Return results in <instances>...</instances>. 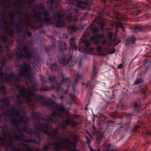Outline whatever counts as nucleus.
Here are the masks:
<instances>
[{
	"instance_id": "1",
	"label": "nucleus",
	"mask_w": 151,
	"mask_h": 151,
	"mask_svg": "<svg viewBox=\"0 0 151 151\" xmlns=\"http://www.w3.org/2000/svg\"><path fill=\"white\" fill-rule=\"evenodd\" d=\"M92 32L94 35L91 36L89 38V41L86 40L84 42V46H82L79 48V51L83 53L87 54L89 53V52H92L94 50L93 47H91V42L93 43L96 46L97 51L99 53V55L101 56H107L108 54H113L116 51V49L114 48L112 49H110L107 53H106V50L103 49L101 46L98 45L99 44L104 45L106 42V40L103 38L104 37V34H97L96 33L98 31V29L97 27H93L92 30Z\"/></svg>"
},
{
	"instance_id": "2",
	"label": "nucleus",
	"mask_w": 151,
	"mask_h": 151,
	"mask_svg": "<svg viewBox=\"0 0 151 151\" xmlns=\"http://www.w3.org/2000/svg\"><path fill=\"white\" fill-rule=\"evenodd\" d=\"M37 14V21L40 23L39 28H43L44 26L52 24H54L56 27L61 28L64 26V23L62 19V16L59 13L54 12L53 13V18L56 20L55 22L52 21V18L48 17L50 14L46 9L44 10V12L41 11L38 12Z\"/></svg>"
},
{
	"instance_id": "3",
	"label": "nucleus",
	"mask_w": 151,
	"mask_h": 151,
	"mask_svg": "<svg viewBox=\"0 0 151 151\" xmlns=\"http://www.w3.org/2000/svg\"><path fill=\"white\" fill-rule=\"evenodd\" d=\"M18 75L12 73L9 75L7 77H5V79L9 80L12 84L13 86H16L20 88L21 86L18 83L21 81V77H24L27 78L29 80H34V78L32 76L31 71L32 67L30 65L24 60L23 63L18 69Z\"/></svg>"
},
{
	"instance_id": "4",
	"label": "nucleus",
	"mask_w": 151,
	"mask_h": 151,
	"mask_svg": "<svg viewBox=\"0 0 151 151\" xmlns=\"http://www.w3.org/2000/svg\"><path fill=\"white\" fill-rule=\"evenodd\" d=\"M61 0H51L48 3V8L49 10L52 9L54 5L55 4L58 5L61 2ZM71 5L76 6L77 8L74 9L75 12L78 13V11L83 10L85 8V6H88L90 5V0H68Z\"/></svg>"
},
{
	"instance_id": "5",
	"label": "nucleus",
	"mask_w": 151,
	"mask_h": 151,
	"mask_svg": "<svg viewBox=\"0 0 151 151\" xmlns=\"http://www.w3.org/2000/svg\"><path fill=\"white\" fill-rule=\"evenodd\" d=\"M19 42L22 43V45L20 48L19 47L18 48L19 52H16V60H20L23 58L29 59L33 58L35 59L38 58V56L36 52L32 50L29 51L30 48L25 46L24 44H23L24 41H20Z\"/></svg>"
},
{
	"instance_id": "6",
	"label": "nucleus",
	"mask_w": 151,
	"mask_h": 151,
	"mask_svg": "<svg viewBox=\"0 0 151 151\" xmlns=\"http://www.w3.org/2000/svg\"><path fill=\"white\" fill-rule=\"evenodd\" d=\"M36 127L38 129L42 130L50 139L55 140H62L60 138L56 135L58 133V129H53L52 125L50 124L39 122L36 124Z\"/></svg>"
},
{
	"instance_id": "7",
	"label": "nucleus",
	"mask_w": 151,
	"mask_h": 151,
	"mask_svg": "<svg viewBox=\"0 0 151 151\" xmlns=\"http://www.w3.org/2000/svg\"><path fill=\"white\" fill-rule=\"evenodd\" d=\"M43 101H40L39 103L44 106H49L50 107L53 108V111L51 112V115L54 118H55L56 117H58L63 119L62 113H65L67 114L64 107L57 105L53 100H50L49 102Z\"/></svg>"
},
{
	"instance_id": "8",
	"label": "nucleus",
	"mask_w": 151,
	"mask_h": 151,
	"mask_svg": "<svg viewBox=\"0 0 151 151\" xmlns=\"http://www.w3.org/2000/svg\"><path fill=\"white\" fill-rule=\"evenodd\" d=\"M140 104L141 102L140 99H138L134 102V111L132 114L126 113H123V116L126 117L127 119L126 120L127 121L124 124L125 125H129L131 122V117L132 115H135L140 112Z\"/></svg>"
},
{
	"instance_id": "9",
	"label": "nucleus",
	"mask_w": 151,
	"mask_h": 151,
	"mask_svg": "<svg viewBox=\"0 0 151 151\" xmlns=\"http://www.w3.org/2000/svg\"><path fill=\"white\" fill-rule=\"evenodd\" d=\"M17 97V102L20 105L22 106L23 104V101L22 98L26 100V103L29 106L32 107L34 104V102L33 104H32V99L29 96L26 95L23 93H20V94H17L16 95Z\"/></svg>"
},
{
	"instance_id": "10",
	"label": "nucleus",
	"mask_w": 151,
	"mask_h": 151,
	"mask_svg": "<svg viewBox=\"0 0 151 151\" xmlns=\"http://www.w3.org/2000/svg\"><path fill=\"white\" fill-rule=\"evenodd\" d=\"M61 139L64 142V144L63 145V148L62 149H68L71 147H74L72 149H71V151H76L77 150L75 148L76 146V144L74 142H72L71 140L68 138H65L64 137H62Z\"/></svg>"
},
{
	"instance_id": "11",
	"label": "nucleus",
	"mask_w": 151,
	"mask_h": 151,
	"mask_svg": "<svg viewBox=\"0 0 151 151\" xmlns=\"http://www.w3.org/2000/svg\"><path fill=\"white\" fill-rule=\"evenodd\" d=\"M96 65H94L93 67V73L91 76V79L93 80L90 81L88 82L86 84L82 83V84L83 85V88H84L85 86V88H86L87 87L89 86L90 89L92 90L94 87L95 85L92 82L93 81H95L94 80L95 78L97 76L96 72Z\"/></svg>"
},
{
	"instance_id": "12",
	"label": "nucleus",
	"mask_w": 151,
	"mask_h": 151,
	"mask_svg": "<svg viewBox=\"0 0 151 151\" xmlns=\"http://www.w3.org/2000/svg\"><path fill=\"white\" fill-rule=\"evenodd\" d=\"M61 76V81L60 83H56L55 85H53L52 87V90H55L58 91H59L61 88L62 85L63 83H67L70 82V80L68 78H64L63 75L62 73H60Z\"/></svg>"
},
{
	"instance_id": "13",
	"label": "nucleus",
	"mask_w": 151,
	"mask_h": 151,
	"mask_svg": "<svg viewBox=\"0 0 151 151\" xmlns=\"http://www.w3.org/2000/svg\"><path fill=\"white\" fill-rule=\"evenodd\" d=\"M55 141L52 143H48L47 144L50 147V145H54L55 147H54L55 151H60L63 148V145L64 143L63 141L62 140H55Z\"/></svg>"
},
{
	"instance_id": "14",
	"label": "nucleus",
	"mask_w": 151,
	"mask_h": 151,
	"mask_svg": "<svg viewBox=\"0 0 151 151\" xmlns=\"http://www.w3.org/2000/svg\"><path fill=\"white\" fill-rule=\"evenodd\" d=\"M72 58L71 56L69 54L65 55L59 59L60 62L64 65H66L71 60Z\"/></svg>"
},
{
	"instance_id": "15",
	"label": "nucleus",
	"mask_w": 151,
	"mask_h": 151,
	"mask_svg": "<svg viewBox=\"0 0 151 151\" xmlns=\"http://www.w3.org/2000/svg\"><path fill=\"white\" fill-rule=\"evenodd\" d=\"M28 96L30 98V96H32L35 97V99L38 101L40 103V101H41L45 99V98L44 96L41 95H36L35 94V93L31 91H29L27 92Z\"/></svg>"
},
{
	"instance_id": "16",
	"label": "nucleus",
	"mask_w": 151,
	"mask_h": 151,
	"mask_svg": "<svg viewBox=\"0 0 151 151\" xmlns=\"http://www.w3.org/2000/svg\"><path fill=\"white\" fill-rule=\"evenodd\" d=\"M76 76L77 78L73 82L71 85L74 93H75V92L76 86L79 80L80 79H82L83 78V75L82 74H80L79 73H78L76 74Z\"/></svg>"
},
{
	"instance_id": "17",
	"label": "nucleus",
	"mask_w": 151,
	"mask_h": 151,
	"mask_svg": "<svg viewBox=\"0 0 151 151\" xmlns=\"http://www.w3.org/2000/svg\"><path fill=\"white\" fill-rule=\"evenodd\" d=\"M11 117L10 120V122L12 125H14L16 127H18L19 125V123H24V120L22 117H20L18 119V121H17V118H14L10 116Z\"/></svg>"
},
{
	"instance_id": "18",
	"label": "nucleus",
	"mask_w": 151,
	"mask_h": 151,
	"mask_svg": "<svg viewBox=\"0 0 151 151\" xmlns=\"http://www.w3.org/2000/svg\"><path fill=\"white\" fill-rule=\"evenodd\" d=\"M76 42L75 38L73 37L70 38V47L69 50H76L78 49V46L76 45Z\"/></svg>"
},
{
	"instance_id": "19",
	"label": "nucleus",
	"mask_w": 151,
	"mask_h": 151,
	"mask_svg": "<svg viewBox=\"0 0 151 151\" xmlns=\"http://www.w3.org/2000/svg\"><path fill=\"white\" fill-rule=\"evenodd\" d=\"M66 125H71L72 127H75L76 126L80 124L79 122L75 123L73 120H70L68 119H65L63 122Z\"/></svg>"
},
{
	"instance_id": "20",
	"label": "nucleus",
	"mask_w": 151,
	"mask_h": 151,
	"mask_svg": "<svg viewBox=\"0 0 151 151\" xmlns=\"http://www.w3.org/2000/svg\"><path fill=\"white\" fill-rule=\"evenodd\" d=\"M135 40L136 38L135 36L134 35H132L126 40L125 44L126 45L131 44H134Z\"/></svg>"
},
{
	"instance_id": "21",
	"label": "nucleus",
	"mask_w": 151,
	"mask_h": 151,
	"mask_svg": "<svg viewBox=\"0 0 151 151\" xmlns=\"http://www.w3.org/2000/svg\"><path fill=\"white\" fill-rule=\"evenodd\" d=\"M12 110L11 111L12 116L17 117H19L20 116L21 113L19 110L15 108H12Z\"/></svg>"
},
{
	"instance_id": "22",
	"label": "nucleus",
	"mask_w": 151,
	"mask_h": 151,
	"mask_svg": "<svg viewBox=\"0 0 151 151\" xmlns=\"http://www.w3.org/2000/svg\"><path fill=\"white\" fill-rule=\"evenodd\" d=\"M67 44L66 43L64 42H60L59 48L60 50L62 51H64L67 50L66 46Z\"/></svg>"
},
{
	"instance_id": "23",
	"label": "nucleus",
	"mask_w": 151,
	"mask_h": 151,
	"mask_svg": "<svg viewBox=\"0 0 151 151\" xmlns=\"http://www.w3.org/2000/svg\"><path fill=\"white\" fill-rule=\"evenodd\" d=\"M117 107L118 109H120L122 110H125L128 108L125 102L122 103L120 102L118 104Z\"/></svg>"
},
{
	"instance_id": "24",
	"label": "nucleus",
	"mask_w": 151,
	"mask_h": 151,
	"mask_svg": "<svg viewBox=\"0 0 151 151\" xmlns=\"http://www.w3.org/2000/svg\"><path fill=\"white\" fill-rule=\"evenodd\" d=\"M27 127L26 124L24 125L22 127L23 131L26 133L28 134H32L33 132L32 129L31 128H29L27 129Z\"/></svg>"
},
{
	"instance_id": "25",
	"label": "nucleus",
	"mask_w": 151,
	"mask_h": 151,
	"mask_svg": "<svg viewBox=\"0 0 151 151\" xmlns=\"http://www.w3.org/2000/svg\"><path fill=\"white\" fill-rule=\"evenodd\" d=\"M21 24L22 23L19 22L15 24V27L17 28V32L19 33H22L23 29V27H22L21 25L20 24Z\"/></svg>"
},
{
	"instance_id": "26",
	"label": "nucleus",
	"mask_w": 151,
	"mask_h": 151,
	"mask_svg": "<svg viewBox=\"0 0 151 151\" xmlns=\"http://www.w3.org/2000/svg\"><path fill=\"white\" fill-rule=\"evenodd\" d=\"M14 12L16 13V14L20 15V20L21 21L22 19L21 14L23 13L21 7L18 5L17 9L15 10Z\"/></svg>"
},
{
	"instance_id": "27",
	"label": "nucleus",
	"mask_w": 151,
	"mask_h": 151,
	"mask_svg": "<svg viewBox=\"0 0 151 151\" xmlns=\"http://www.w3.org/2000/svg\"><path fill=\"white\" fill-rule=\"evenodd\" d=\"M14 136L12 137V138L14 140L16 141H19L22 140L19 134L16 132L14 133Z\"/></svg>"
},
{
	"instance_id": "28",
	"label": "nucleus",
	"mask_w": 151,
	"mask_h": 151,
	"mask_svg": "<svg viewBox=\"0 0 151 151\" xmlns=\"http://www.w3.org/2000/svg\"><path fill=\"white\" fill-rule=\"evenodd\" d=\"M91 140L90 138H88L87 139H86V143L87 144L88 147L90 151H101V150L99 149H97L95 150H94L93 149L91 148V146L90 145V143L91 142Z\"/></svg>"
},
{
	"instance_id": "29",
	"label": "nucleus",
	"mask_w": 151,
	"mask_h": 151,
	"mask_svg": "<svg viewBox=\"0 0 151 151\" xmlns=\"http://www.w3.org/2000/svg\"><path fill=\"white\" fill-rule=\"evenodd\" d=\"M116 27V32H117V29L119 27L120 28L123 32H125V29L123 26V23L119 21L117 22Z\"/></svg>"
},
{
	"instance_id": "30",
	"label": "nucleus",
	"mask_w": 151,
	"mask_h": 151,
	"mask_svg": "<svg viewBox=\"0 0 151 151\" xmlns=\"http://www.w3.org/2000/svg\"><path fill=\"white\" fill-rule=\"evenodd\" d=\"M51 71H52L53 70H57L58 69V66L55 63H51L50 66Z\"/></svg>"
},
{
	"instance_id": "31",
	"label": "nucleus",
	"mask_w": 151,
	"mask_h": 151,
	"mask_svg": "<svg viewBox=\"0 0 151 151\" xmlns=\"http://www.w3.org/2000/svg\"><path fill=\"white\" fill-rule=\"evenodd\" d=\"M110 145L108 144H104V145L103 151H115L114 150H110Z\"/></svg>"
},
{
	"instance_id": "32",
	"label": "nucleus",
	"mask_w": 151,
	"mask_h": 151,
	"mask_svg": "<svg viewBox=\"0 0 151 151\" xmlns=\"http://www.w3.org/2000/svg\"><path fill=\"white\" fill-rule=\"evenodd\" d=\"M68 30H70L71 32H76V24H74L69 25L68 27Z\"/></svg>"
},
{
	"instance_id": "33",
	"label": "nucleus",
	"mask_w": 151,
	"mask_h": 151,
	"mask_svg": "<svg viewBox=\"0 0 151 151\" xmlns=\"http://www.w3.org/2000/svg\"><path fill=\"white\" fill-rule=\"evenodd\" d=\"M52 118H51L48 116H47L46 118V122H47V123H46L47 124H49V123L50 122L53 123H54L55 122V119H56V117L55 118H54L52 116Z\"/></svg>"
},
{
	"instance_id": "34",
	"label": "nucleus",
	"mask_w": 151,
	"mask_h": 151,
	"mask_svg": "<svg viewBox=\"0 0 151 151\" xmlns=\"http://www.w3.org/2000/svg\"><path fill=\"white\" fill-rule=\"evenodd\" d=\"M73 15L72 13H70L68 14L66 16V18L68 22H71L72 21V17Z\"/></svg>"
},
{
	"instance_id": "35",
	"label": "nucleus",
	"mask_w": 151,
	"mask_h": 151,
	"mask_svg": "<svg viewBox=\"0 0 151 151\" xmlns=\"http://www.w3.org/2000/svg\"><path fill=\"white\" fill-rule=\"evenodd\" d=\"M143 31V27L141 26L140 27H136L133 29V31L135 32H137L140 31Z\"/></svg>"
},
{
	"instance_id": "36",
	"label": "nucleus",
	"mask_w": 151,
	"mask_h": 151,
	"mask_svg": "<svg viewBox=\"0 0 151 151\" xmlns=\"http://www.w3.org/2000/svg\"><path fill=\"white\" fill-rule=\"evenodd\" d=\"M24 141L26 142H32L36 144H39V142L37 141L36 140L33 139H27L24 140Z\"/></svg>"
},
{
	"instance_id": "37",
	"label": "nucleus",
	"mask_w": 151,
	"mask_h": 151,
	"mask_svg": "<svg viewBox=\"0 0 151 151\" xmlns=\"http://www.w3.org/2000/svg\"><path fill=\"white\" fill-rule=\"evenodd\" d=\"M48 80H49V82L50 83H55L56 81V79L55 77L54 76L52 77L51 76H49Z\"/></svg>"
},
{
	"instance_id": "38",
	"label": "nucleus",
	"mask_w": 151,
	"mask_h": 151,
	"mask_svg": "<svg viewBox=\"0 0 151 151\" xmlns=\"http://www.w3.org/2000/svg\"><path fill=\"white\" fill-rule=\"evenodd\" d=\"M14 14L13 13H11L9 15V17L11 20L12 21V24L13 26H14L15 24L16 23L14 20Z\"/></svg>"
},
{
	"instance_id": "39",
	"label": "nucleus",
	"mask_w": 151,
	"mask_h": 151,
	"mask_svg": "<svg viewBox=\"0 0 151 151\" xmlns=\"http://www.w3.org/2000/svg\"><path fill=\"white\" fill-rule=\"evenodd\" d=\"M104 136L103 134L102 133H100L98 134L97 136L96 137V140L97 141H99L102 139Z\"/></svg>"
},
{
	"instance_id": "40",
	"label": "nucleus",
	"mask_w": 151,
	"mask_h": 151,
	"mask_svg": "<svg viewBox=\"0 0 151 151\" xmlns=\"http://www.w3.org/2000/svg\"><path fill=\"white\" fill-rule=\"evenodd\" d=\"M37 85V84L36 83H34L31 86L32 90L34 93L38 91V89L35 87V86Z\"/></svg>"
},
{
	"instance_id": "41",
	"label": "nucleus",
	"mask_w": 151,
	"mask_h": 151,
	"mask_svg": "<svg viewBox=\"0 0 151 151\" xmlns=\"http://www.w3.org/2000/svg\"><path fill=\"white\" fill-rule=\"evenodd\" d=\"M0 38L2 41L5 43L8 40V38L6 35L1 36Z\"/></svg>"
},
{
	"instance_id": "42",
	"label": "nucleus",
	"mask_w": 151,
	"mask_h": 151,
	"mask_svg": "<svg viewBox=\"0 0 151 151\" xmlns=\"http://www.w3.org/2000/svg\"><path fill=\"white\" fill-rule=\"evenodd\" d=\"M5 89L6 88L4 85L3 84H1V86L0 87V92L5 93H6Z\"/></svg>"
},
{
	"instance_id": "43",
	"label": "nucleus",
	"mask_w": 151,
	"mask_h": 151,
	"mask_svg": "<svg viewBox=\"0 0 151 151\" xmlns=\"http://www.w3.org/2000/svg\"><path fill=\"white\" fill-rule=\"evenodd\" d=\"M50 88L48 87H42L40 88V90L43 91H47L49 90Z\"/></svg>"
},
{
	"instance_id": "44",
	"label": "nucleus",
	"mask_w": 151,
	"mask_h": 151,
	"mask_svg": "<svg viewBox=\"0 0 151 151\" xmlns=\"http://www.w3.org/2000/svg\"><path fill=\"white\" fill-rule=\"evenodd\" d=\"M40 80L42 83V85H44L46 83L45 78L42 76H41L40 78Z\"/></svg>"
},
{
	"instance_id": "45",
	"label": "nucleus",
	"mask_w": 151,
	"mask_h": 151,
	"mask_svg": "<svg viewBox=\"0 0 151 151\" xmlns=\"http://www.w3.org/2000/svg\"><path fill=\"white\" fill-rule=\"evenodd\" d=\"M143 80L142 79H138L136 80L135 83L136 85L139 84V85L140 86V84L142 82Z\"/></svg>"
},
{
	"instance_id": "46",
	"label": "nucleus",
	"mask_w": 151,
	"mask_h": 151,
	"mask_svg": "<svg viewBox=\"0 0 151 151\" xmlns=\"http://www.w3.org/2000/svg\"><path fill=\"white\" fill-rule=\"evenodd\" d=\"M21 90L20 91V93H23L24 94L26 93L27 91L25 87L24 86L22 88H21Z\"/></svg>"
},
{
	"instance_id": "47",
	"label": "nucleus",
	"mask_w": 151,
	"mask_h": 151,
	"mask_svg": "<svg viewBox=\"0 0 151 151\" xmlns=\"http://www.w3.org/2000/svg\"><path fill=\"white\" fill-rule=\"evenodd\" d=\"M6 74V73H4L3 72L2 67L0 66V76L2 77L5 76Z\"/></svg>"
},
{
	"instance_id": "48",
	"label": "nucleus",
	"mask_w": 151,
	"mask_h": 151,
	"mask_svg": "<svg viewBox=\"0 0 151 151\" xmlns=\"http://www.w3.org/2000/svg\"><path fill=\"white\" fill-rule=\"evenodd\" d=\"M32 117L35 120H37V119L39 118V116L37 115L35 112H33Z\"/></svg>"
},
{
	"instance_id": "49",
	"label": "nucleus",
	"mask_w": 151,
	"mask_h": 151,
	"mask_svg": "<svg viewBox=\"0 0 151 151\" xmlns=\"http://www.w3.org/2000/svg\"><path fill=\"white\" fill-rule=\"evenodd\" d=\"M49 149L50 147L47 144L44 146L43 149L45 151H47Z\"/></svg>"
},
{
	"instance_id": "50",
	"label": "nucleus",
	"mask_w": 151,
	"mask_h": 151,
	"mask_svg": "<svg viewBox=\"0 0 151 151\" xmlns=\"http://www.w3.org/2000/svg\"><path fill=\"white\" fill-rule=\"evenodd\" d=\"M2 101L4 102L5 104H9V103L7 99L6 98H3L2 100Z\"/></svg>"
},
{
	"instance_id": "51",
	"label": "nucleus",
	"mask_w": 151,
	"mask_h": 151,
	"mask_svg": "<svg viewBox=\"0 0 151 151\" xmlns=\"http://www.w3.org/2000/svg\"><path fill=\"white\" fill-rule=\"evenodd\" d=\"M34 135H35L39 139H40V135L39 134L38 132L35 131L34 133Z\"/></svg>"
},
{
	"instance_id": "52",
	"label": "nucleus",
	"mask_w": 151,
	"mask_h": 151,
	"mask_svg": "<svg viewBox=\"0 0 151 151\" xmlns=\"http://www.w3.org/2000/svg\"><path fill=\"white\" fill-rule=\"evenodd\" d=\"M3 132L5 131L6 132H9V130L8 127H3Z\"/></svg>"
},
{
	"instance_id": "53",
	"label": "nucleus",
	"mask_w": 151,
	"mask_h": 151,
	"mask_svg": "<svg viewBox=\"0 0 151 151\" xmlns=\"http://www.w3.org/2000/svg\"><path fill=\"white\" fill-rule=\"evenodd\" d=\"M120 132V129H117L116 131L114 134L116 135H118Z\"/></svg>"
},
{
	"instance_id": "54",
	"label": "nucleus",
	"mask_w": 151,
	"mask_h": 151,
	"mask_svg": "<svg viewBox=\"0 0 151 151\" xmlns=\"http://www.w3.org/2000/svg\"><path fill=\"white\" fill-rule=\"evenodd\" d=\"M26 151H34L33 149H32L31 147L30 146H28V148L26 149Z\"/></svg>"
},
{
	"instance_id": "55",
	"label": "nucleus",
	"mask_w": 151,
	"mask_h": 151,
	"mask_svg": "<svg viewBox=\"0 0 151 151\" xmlns=\"http://www.w3.org/2000/svg\"><path fill=\"white\" fill-rule=\"evenodd\" d=\"M139 128V126L137 125L135 126L133 128L132 131H136Z\"/></svg>"
},
{
	"instance_id": "56",
	"label": "nucleus",
	"mask_w": 151,
	"mask_h": 151,
	"mask_svg": "<svg viewBox=\"0 0 151 151\" xmlns=\"http://www.w3.org/2000/svg\"><path fill=\"white\" fill-rule=\"evenodd\" d=\"M19 132L20 133V137H24V134L22 133V131L20 130H18Z\"/></svg>"
},
{
	"instance_id": "57",
	"label": "nucleus",
	"mask_w": 151,
	"mask_h": 151,
	"mask_svg": "<svg viewBox=\"0 0 151 151\" xmlns=\"http://www.w3.org/2000/svg\"><path fill=\"white\" fill-rule=\"evenodd\" d=\"M32 33L31 32L29 31H28L27 33V35L28 37H30L31 36Z\"/></svg>"
},
{
	"instance_id": "58",
	"label": "nucleus",
	"mask_w": 151,
	"mask_h": 151,
	"mask_svg": "<svg viewBox=\"0 0 151 151\" xmlns=\"http://www.w3.org/2000/svg\"><path fill=\"white\" fill-rule=\"evenodd\" d=\"M113 33L111 32H110L108 34V36L109 37L111 38L112 39L113 35Z\"/></svg>"
},
{
	"instance_id": "59",
	"label": "nucleus",
	"mask_w": 151,
	"mask_h": 151,
	"mask_svg": "<svg viewBox=\"0 0 151 151\" xmlns=\"http://www.w3.org/2000/svg\"><path fill=\"white\" fill-rule=\"evenodd\" d=\"M51 48V47H45V51H46V52H48L50 50Z\"/></svg>"
},
{
	"instance_id": "60",
	"label": "nucleus",
	"mask_w": 151,
	"mask_h": 151,
	"mask_svg": "<svg viewBox=\"0 0 151 151\" xmlns=\"http://www.w3.org/2000/svg\"><path fill=\"white\" fill-rule=\"evenodd\" d=\"M123 67V65L122 64H119L118 65L117 68L118 69H121Z\"/></svg>"
},
{
	"instance_id": "61",
	"label": "nucleus",
	"mask_w": 151,
	"mask_h": 151,
	"mask_svg": "<svg viewBox=\"0 0 151 151\" xmlns=\"http://www.w3.org/2000/svg\"><path fill=\"white\" fill-rule=\"evenodd\" d=\"M5 30L6 31V32H7V33L8 35H9L10 34V32H9V29L8 28H7L6 27L5 28Z\"/></svg>"
},
{
	"instance_id": "62",
	"label": "nucleus",
	"mask_w": 151,
	"mask_h": 151,
	"mask_svg": "<svg viewBox=\"0 0 151 151\" xmlns=\"http://www.w3.org/2000/svg\"><path fill=\"white\" fill-rule=\"evenodd\" d=\"M135 12H136V13L137 15L139 14L140 13H141V11L137 9L136 11Z\"/></svg>"
},
{
	"instance_id": "63",
	"label": "nucleus",
	"mask_w": 151,
	"mask_h": 151,
	"mask_svg": "<svg viewBox=\"0 0 151 151\" xmlns=\"http://www.w3.org/2000/svg\"><path fill=\"white\" fill-rule=\"evenodd\" d=\"M12 139H10V143H9V145H10V147H11V148H12Z\"/></svg>"
},
{
	"instance_id": "64",
	"label": "nucleus",
	"mask_w": 151,
	"mask_h": 151,
	"mask_svg": "<svg viewBox=\"0 0 151 151\" xmlns=\"http://www.w3.org/2000/svg\"><path fill=\"white\" fill-rule=\"evenodd\" d=\"M1 27H0V29H1L2 30H3L4 29V24L3 23H1Z\"/></svg>"
}]
</instances>
